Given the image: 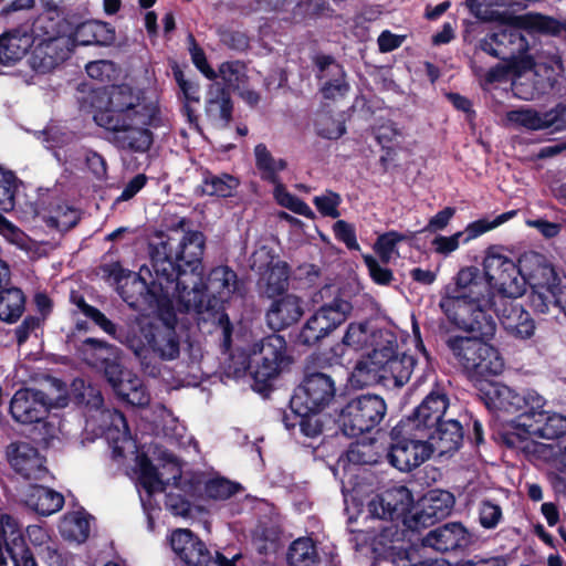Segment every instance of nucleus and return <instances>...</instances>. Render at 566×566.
Masks as SVG:
<instances>
[{
    "label": "nucleus",
    "instance_id": "nucleus-53",
    "mask_svg": "<svg viewBox=\"0 0 566 566\" xmlns=\"http://www.w3.org/2000/svg\"><path fill=\"white\" fill-rule=\"evenodd\" d=\"M373 339V332L369 331V324L365 322H352L348 324L346 332L343 336V345L360 350L367 346L368 342Z\"/></svg>",
    "mask_w": 566,
    "mask_h": 566
},
{
    "label": "nucleus",
    "instance_id": "nucleus-18",
    "mask_svg": "<svg viewBox=\"0 0 566 566\" xmlns=\"http://www.w3.org/2000/svg\"><path fill=\"white\" fill-rule=\"evenodd\" d=\"M449 407V397L444 389L437 385L415 408L413 412L402 418L395 426V433H400L401 430L410 431L416 430L420 434L428 432L431 427L440 422Z\"/></svg>",
    "mask_w": 566,
    "mask_h": 566
},
{
    "label": "nucleus",
    "instance_id": "nucleus-52",
    "mask_svg": "<svg viewBox=\"0 0 566 566\" xmlns=\"http://www.w3.org/2000/svg\"><path fill=\"white\" fill-rule=\"evenodd\" d=\"M139 483L148 495H153L156 491H164L165 483L159 476L158 470L147 455L140 457L138 461Z\"/></svg>",
    "mask_w": 566,
    "mask_h": 566
},
{
    "label": "nucleus",
    "instance_id": "nucleus-9",
    "mask_svg": "<svg viewBox=\"0 0 566 566\" xmlns=\"http://www.w3.org/2000/svg\"><path fill=\"white\" fill-rule=\"evenodd\" d=\"M245 360L252 389L268 396L273 390V380L290 366L292 357L284 336L273 333L254 343Z\"/></svg>",
    "mask_w": 566,
    "mask_h": 566
},
{
    "label": "nucleus",
    "instance_id": "nucleus-45",
    "mask_svg": "<svg viewBox=\"0 0 566 566\" xmlns=\"http://www.w3.org/2000/svg\"><path fill=\"white\" fill-rule=\"evenodd\" d=\"M60 532L67 539L84 543L90 536V522L81 513L66 514L60 524Z\"/></svg>",
    "mask_w": 566,
    "mask_h": 566
},
{
    "label": "nucleus",
    "instance_id": "nucleus-21",
    "mask_svg": "<svg viewBox=\"0 0 566 566\" xmlns=\"http://www.w3.org/2000/svg\"><path fill=\"white\" fill-rule=\"evenodd\" d=\"M517 298H502L492 302L493 312L507 336L526 340L535 334V322L532 315L520 304Z\"/></svg>",
    "mask_w": 566,
    "mask_h": 566
},
{
    "label": "nucleus",
    "instance_id": "nucleus-17",
    "mask_svg": "<svg viewBox=\"0 0 566 566\" xmlns=\"http://www.w3.org/2000/svg\"><path fill=\"white\" fill-rule=\"evenodd\" d=\"M367 506L371 517L391 522L401 521L407 528L413 530L411 526L413 495L407 486L387 489L370 500Z\"/></svg>",
    "mask_w": 566,
    "mask_h": 566
},
{
    "label": "nucleus",
    "instance_id": "nucleus-33",
    "mask_svg": "<svg viewBox=\"0 0 566 566\" xmlns=\"http://www.w3.org/2000/svg\"><path fill=\"white\" fill-rule=\"evenodd\" d=\"M71 39L85 46H107L115 42L116 32L111 23L103 21H86L76 25L73 24Z\"/></svg>",
    "mask_w": 566,
    "mask_h": 566
},
{
    "label": "nucleus",
    "instance_id": "nucleus-26",
    "mask_svg": "<svg viewBox=\"0 0 566 566\" xmlns=\"http://www.w3.org/2000/svg\"><path fill=\"white\" fill-rule=\"evenodd\" d=\"M314 64L317 67L316 77L328 80L322 85L321 93L325 99H334L337 96H344L349 91V84L346 82V72L339 63L336 62L334 56L319 54L314 59Z\"/></svg>",
    "mask_w": 566,
    "mask_h": 566
},
{
    "label": "nucleus",
    "instance_id": "nucleus-47",
    "mask_svg": "<svg viewBox=\"0 0 566 566\" xmlns=\"http://www.w3.org/2000/svg\"><path fill=\"white\" fill-rule=\"evenodd\" d=\"M8 558L0 553V566H39L34 553L30 549L27 542H13L11 546L4 548Z\"/></svg>",
    "mask_w": 566,
    "mask_h": 566
},
{
    "label": "nucleus",
    "instance_id": "nucleus-56",
    "mask_svg": "<svg viewBox=\"0 0 566 566\" xmlns=\"http://www.w3.org/2000/svg\"><path fill=\"white\" fill-rule=\"evenodd\" d=\"M538 258L541 261L531 272V279L534 281L532 285L554 290L560 283V277L555 268L551 263H547L544 256L538 255Z\"/></svg>",
    "mask_w": 566,
    "mask_h": 566
},
{
    "label": "nucleus",
    "instance_id": "nucleus-2",
    "mask_svg": "<svg viewBox=\"0 0 566 566\" xmlns=\"http://www.w3.org/2000/svg\"><path fill=\"white\" fill-rule=\"evenodd\" d=\"M439 307L455 329L494 337L496 323L491 314L492 297L478 268H463L457 273L453 283L444 286Z\"/></svg>",
    "mask_w": 566,
    "mask_h": 566
},
{
    "label": "nucleus",
    "instance_id": "nucleus-54",
    "mask_svg": "<svg viewBox=\"0 0 566 566\" xmlns=\"http://www.w3.org/2000/svg\"><path fill=\"white\" fill-rule=\"evenodd\" d=\"M470 13L480 21H494L500 17L495 7H509L507 0H465Z\"/></svg>",
    "mask_w": 566,
    "mask_h": 566
},
{
    "label": "nucleus",
    "instance_id": "nucleus-40",
    "mask_svg": "<svg viewBox=\"0 0 566 566\" xmlns=\"http://www.w3.org/2000/svg\"><path fill=\"white\" fill-rule=\"evenodd\" d=\"M506 120L515 128H524L526 130H542L552 127V122L545 113L531 107H520L506 112Z\"/></svg>",
    "mask_w": 566,
    "mask_h": 566
},
{
    "label": "nucleus",
    "instance_id": "nucleus-1",
    "mask_svg": "<svg viewBox=\"0 0 566 566\" xmlns=\"http://www.w3.org/2000/svg\"><path fill=\"white\" fill-rule=\"evenodd\" d=\"M93 120L107 134V140L119 151L146 154L154 143L153 129L163 126L158 103L147 101L142 92H135L127 84L115 86L106 96L105 92L92 91Z\"/></svg>",
    "mask_w": 566,
    "mask_h": 566
},
{
    "label": "nucleus",
    "instance_id": "nucleus-24",
    "mask_svg": "<svg viewBox=\"0 0 566 566\" xmlns=\"http://www.w3.org/2000/svg\"><path fill=\"white\" fill-rule=\"evenodd\" d=\"M70 40L71 38L57 36V39L51 38L50 40L34 42L30 57L31 67L42 74L57 67L70 55Z\"/></svg>",
    "mask_w": 566,
    "mask_h": 566
},
{
    "label": "nucleus",
    "instance_id": "nucleus-19",
    "mask_svg": "<svg viewBox=\"0 0 566 566\" xmlns=\"http://www.w3.org/2000/svg\"><path fill=\"white\" fill-rule=\"evenodd\" d=\"M536 412L541 413V416L534 415L527 422H521L524 436L515 432L503 433L502 438L506 447L518 448L526 437L531 436L547 440H558V442L562 441V438L566 436V417L555 412L549 413L544 410V407L539 408Z\"/></svg>",
    "mask_w": 566,
    "mask_h": 566
},
{
    "label": "nucleus",
    "instance_id": "nucleus-43",
    "mask_svg": "<svg viewBox=\"0 0 566 566\" xmlns=\"http://www.w3.org/2000/svg\"><path fill=\"white\" fill-rule=\"evenodd\" d=\"M417 364L412 355L398 353L384 366V380H392L394 385L401 387L410 380Z\"/></svg>",
    "mask_w": 566,
    "mask_h": 566
},
{
    "label": "nucleus",
    "instance_id": "nucleus-23",
    "mask_svg": "<svg viewBox=\"0 0 566 566\" xmlns=\"http://www.w3.org/2000/svg\"><path fill=\"white\" fill-rule=\"evenodd\" d=\"M454 495L444 490H430L424 494L411 516L412 531L429 527L446 518L453 510Z\"/></svg>",
    "mask_w": 566,
    "mask_h": 566
},
{
    "label": "nucleus",
    "instance_id": "nucleus-15",
    "mask_svg": "<svg viewBox=\"0 0 566 566\" xmlns=\"http://www.w3.org/2000/svg\"><path fill=\"white\" fill-rule=\"evenodd\" d=\"M353 311L349 301L336 296L332 302L319 306L304 323L297 343L315 346L340 326Z\"/></svg>",
    "mask_w": 566,
    "mask_h": 566
},
{
    "label": "nucleus",
    "instance_id": "nucleus-6",
    "mask_svg": "<svg viewBox=\"0 0 566 566\" xmlns=\"http://www.w3.org/2000/svg\"><path fill=\"white\" fill-rule=\"evenodd\" d=\"M83 361L102 374L115 396L133 406L146 407L150 401L143 379L122 363V350L103 339L87 337L77 348Z\"/></svg>",
    "mask_w": 566,
    "mask_h": 566
},
{
    "label": "nucleus",
    "instance_id": "nucleus-46",
    "mask_svg": "<svg viewBox=\"0 0 566 566\" xmlns=\"http://www.w3.org/2000/svg\"><path fill=\"white\" fill-rule=\"evenodd\" d=\"M253 545L260 555L276 554L282 547V534L273 526H261L253 535Z\"/></svg>",
    "mask_w": 566,
    "mask_h": 566
},
{
    "label": "nucleus",
    "instance_id": "nucleus-29",
    "mask_svg": "<svg viewBox=\"0 0 566 566\" xmlns=\"http://www.w3.org/2000/svg\"><path fill=\"white\" fill-rule=\"evenodd\" d=\"M303 313L302 300L294 294H285L272 298L265 319L273 332H280L297 323Z\"/></svg>",
    "mask_w": 566,
    "mask_h": 566
},
{
    "label": "nucleus",
    "instance_id": "nucleus-61",
    "mask_svg": "<svg viewBox=\"0 0 566 566\" xmlns=\"http://www.w3.org/2000/svg\"><path fill=\"white\" fill-rule=\"evenodd\" d=\"M554 290L546 287H537L532 285V291L528 295L531 307L539 314H546L549 312L551 306L554 302Z\"/></svg>",
    "mask_w": 566,
    "mask_h": 566
},
{
    "label": "nucleus",
    "instance_id": "nucleus-5",
    "mask_svg": "<svg viewBox=\"0 0 566 566\" xmlns=\"http://www.w3.org/2000/svg\"><path fill=\"white\" fill-rule=\"evenodd\" d=\"M340 396L331 375L307 369L290 399V411L283 413L285 428L293 430L298 427L301 434L306 438L319 437L325 429L326 416L323 411L334 407Z\"/></svg>",
    "mask_w": 566,
    "mask_h": 566
},
{
    "label": "nucleus",
    "instance_id": "nucleus-58",
    "mask_svg": "<svg viewBox=\"0 0 566 566\" xmlns=\"http://www.w3.org/2000/svg\"><path fill=\"white\" fill-rule=\"evenodd\" d=\"M15 176L0 168V210L10 211L14 207Z\"/></svg>",
    "mask_w": 566,
    "mask_h": 566
},
{
    "label": "nucleus",
    "instance_id": "nucleus-13",
    "mask_svg": "<svg viewBox=\"0 0 566 566\" xmlns=\"http://www.w3.org/2000/svg\"><path fill=\"white\" fill-rule=\"evenodd\" d=\"M169 544L184 566H237L241 558V554L227 557L220 551L211 549L189 528L175 530Z\"/></svg>",
    "mask_w": 566,
    "mask_h": 566
},
{
    "label": "nucleus",
    "instance_id": "nucleus-32",
    "mask_svg": "<svg viewBox=\"0 0 566 566\" xmlns=\"http://www.w3.org/2000/svg\"><path fill=\"white\" fill-rule=\"evenodd\" d=\"M206 115L222 128L233 119V102L229 90L220 83L210 85L206 101Z\"/></svg>",
    "mask_w": 566,
    "mask_h": 566
},
{
    "label": "nucleus",
    "instance_id": "nucleus-10",
    "mask_svg": "<svg viewBox=\"0 0 566 566\" xmlns=\"http://www.w3.org/2000/svg\"><path fill=\"white\" fill-rule=\"evenodd\" d=\"M478 390V396L488 410L514 416V428L521 431V422H527L534 415H539L534 411L546 405L544 397L530 388L516 389L502 382L485 381Z\"/></svg>",
    "mask_w": 566,
    "mask_h": 566
},
{
    "label": "nucleus",
    "instance_id": "nucleus-62",
    "mask_svg": "<svg viewBox=\"0 0 566 566\" xmlns=\"http://www.w3.org/2000/svg\"><path fill=\"white\" fill-rule=\"evenodd\" d=\"M36 555L49 566H66L69 563L67 553L53 541L38 548Z\"/></svg>",
    "mask_w": 566,
    "mask_h": 566
},
{
    "label": "nucleus",
    "instance_id": "nucleus-49",
    "mask_svg": "<svg viewBox=\"0 0 566 566\" xmlns=\"http://www.w3.org/2000/svg\"><path fill=\"white\" fill-rule=\"evenodd\" d=\"M78 312L83 314L87 319L92 321L107 335L120 342L126 328L123 326H118L113 321L107 318L106 315L103 312H101L97 307L86 303L82 308L78 310Z\"/></svg>",
    "mask_w": 566,
    "mask_h": 566
},
{
    "label": "nucleus",
    "instance_id": "nucleus-39",
    "mask_svg": "<svg viewBox=\"0 0 566 566\" xmlns=\"http://www.w3.org/2000/svg\"><path fill=\"white\" fill-rule=\"evenodd\" d=\"M370 345L373 348L368 354L371 358L379 361L382 368L394 356L400 353L398 337L389 329H377L373 332Z\"/></svg>",
    "mask_w": 566,
    "mask_h": 566
},
{
    "label": "nucleus",
    "instance_id": "nucleus-59",
    "mask_svg": "<svg viewBox=\"0 0 566 566\" xmlns=\"http://www.w3.org/2000/svg\"><path fill=\"white\" fill-rule=\"evenodd\" d=\"M503 518L502 507L491 500H483L479 505V523L485 530L495 528Z\"/></svg>",
    "mask_w": 566,
    "mask_h": 566
},
{
    "label": "nucleus",
    "instance_id": "nucleus-4",
    "mask_svg": "<svg viewBox=\"0 0 566 566\" xmlns=\"http://www.w3.org/2000/svg\"><path fill=\"white\" fill-rule=\"evenodd\" d=\"M177 322L174 305H166L156 313L153 321H137L125 329L120 343L134 353L145 375L158 378L163 373V361L179 358L180 336L176 331Z\"/></svg>",
    "mask_w": 566,
    "mask_h": 566
},
{
    "label": "nucleus",
    "instance_id": "nucleus-37",
    "mask_svg": "<svg viewBox=\"0 0 566 566\" xmlns=\"http://www.w3.org/2000/svg\"><path fill=\"white\" fill-rule=\"evenodd\" d=\"M255 167L260 174V178L275 187L283 184L280 171L287 168V161L283 158L275 159L266 145L263 143L254 147Z\"/></svg>",
    "mask_w": 566,
    "mask_h": 566
},
{
    "label": "nucleus",
    "instance_id": "nucleus-36",
    "mask_svg": "<svg viewBox=\"0 0 566 566\" xmlns=\"http://www.w3.org/2000/svg\"><path fill=\"white\" fill-rule=\"evenodd\" d=\"M240 186V180L230 175L221 174L214 175L206 169L202 172V184L197 188L196 192L201 196L230 198L237 192Z\"/></svg>",
    "mask_w": 566,
    "mask_h": 566
},
{
    "label": "nucleus",
    "instance_id": "nucleus-31",
    "mask_svg": "<svg viewBox=\"0 0 566 566\" xmlns=\"http://www.w3.org/2000/svg\"><path fill=\"white\" fill-rule=\"evenodd\" d=\"M73 32V23L61 14V11L55 10L51 12L45 10L40 14L31 28L32 41L39 42L42 40H50L51 38L65 36L71 38Z\"/></svg>",
    "mask_w": 566,
    "mask_h": 566
},
{
    "label": "nucleus",
    "instance_id": "nucleus-50",
    "mask_svg": "<svg viewBox=\"0 0 566 566\" xmlns=\"http://www.w3.org/2000/svg\"><path fill=\"white\" fill-rule=\"evenodd\" d=\"M78 312L83 314L87 319L92 321L107 335L120 342L126 328L123 326H118L113 321L107 318L106 315L103 312H101L97 307L86 303L82 308L78 310Z\"/></svg>",
    "mask_w": 566,
    "mask_h": 566
},
{
    "label": "nucleus",
    "instance_id": "nucleus-11",
    "mask_svg": "<svg viewBox=\"0 0 566 566\" xmlns=\"http://www.w3.org/2000/svg\"><path fill=\"white\" fill-rule=\"evenodd\" d=\"M387 405L382 397L373 394L350 399L337 418L338 429L348 438L370 432L385 418Z\"/></svg>",
    "mask_w": 566,
    "mask_h": 566
},
{
    "label": "nucleus",
    "instance_id": "nucleus-3",
    "mask_svg": "<svg viewBox=\"0 0 566 566\" xmlns=\"http://www.w3.org/2000/svg\"><path fill=\"white\" fill-rule=\"evenodd\" d=\"M205 248L206 237L198 230L186 231L179 240L168 237L149 247L150 263L157 277L174 284L175 296L188 304L191 295V305L195 307L199 304H196L195 297L200 292L195 286L200 283V273L203 271Z\"/></svg>",
    "mask_w": 566,
    "mask_h": 566
},
{
    "label": "nucleus",
    "instance_id": "nucleus-7",
    "mask_svg": "<svg viewBox=\"0 0 566 566\" xmlns=\"http://www.w3.org/2000/svg\"><path fill=\"white\" fill-rule=\"evenodd\" d=\"M243 283L238 280L237 273L228 265H219L209 272L207 280H203V271L200 273V283L196 284V290L200 295L195 297L198 306H192L191 301L188 304L181 297H176L179 310L185 313H196L203 315L205 319H211L221 327L223 342L226 346H230L233 326L224 303L230 300L233 294L243 295ZM191 300V295H189Z\"/></svg>",
    "mask_w": 566,
    "mask_h": 566
},
{
    "label": "nucleus",
    "instance_id": "nucleus-30",
    "mask_svg": "<svg viewBox=\"0 0 566 566\" xmlns=\"http://www.w3.org/2000/svg\"><path fill=\"white\" fill-rule=\"evenodd\" d=\"M32 45V35L27 29L15 28L3 32L0 35V65H14Z\"/></svg>",
    "mask_w": 566,
    "mask_h": 566
},
{
    "label": "nucleus",
    "instance_id": "nucleus-41",
    "mask_svg": "<svg viewBox=\"0 0 566 566\" xmlns=\"http://www.w3.org/2000/svg\"><path fill=\"white\" fill-rule=\"evenodd\" d=\"M25 295L19 287L0 290V319L8 324L18 322L25 311Z\"/></svg>",
    "mask_w": 566,
    "mask_h": 566
},
{
    "label": "nucleus",
    "instance_id": "nucleus-8",
    "mask_svg": "<svg viewBox=\"0 0 566 566\" xmlns=\"http://www.w3.org/2000/svg\"><path fill=\"white\" fill-rule=\"evenodd\" d=\"M478 336H450L446 345L463 374L471 380L480 381L500 375L504 369V359L499 349Z\"/></svg>",
    "mask_w": 566,
    "mask_h": 566
},
{
    "label": "nucleus",
    "instance_id": "nucleus-27",
    "mask_svg": "<svg viewBox=\"0 0 566 566\" xmlns=\"http://www.w3.org/2000/svg\"><path fill=\"white\" fill-rule=\"evenodd\" d=\"M184 490L198 500H228L238 492L239 484L221 476L206 479L198 473L185 482Z\"/></svg>",
    "mask_w": 566,
    "mask_h": 566
},
{
    "label": "nucleus",
    "instance_id": "nucleus-14",
    "mask_svg": "<svg viewBox=\"0 0 566 566\" xmlns=\"http://www.w3.org/2000/svg\"><path fill=\"white\" fill-rule=\"evenodd\" d=\"M170 290L174 284H168L165 279L146 281L140 274H130L126 282L119 286V295L123 301L135 311H153L157 313L167 306H171Z\"/></svg>",
    "mask_w": 566,
    "mask_h": 566
},
{
    "label": "nucleus",
    "instance_id": "nucleus-42",
    "mask_svg": "<svg viewBox=\"0 0 566 566\" xmlns=\"http://www.w3.org/2000/svg\"><path fill=\"white\" fill-rule=\"evenodd\" d=\"M384 368L380 366V363L371 358L367 353L356 361L349 380L354 386L364 388L375 381L384 380Z\"/></svg>",
    "mask_w": 566,
    "mask_h": 566
},
{
    "label": "nucleus",
    "instance_id": "nucleus-35",
    "mask_svg": "<svg viewBox=\"0 0 566 566\" xmlns=\"http://www.w3.org/2000/svg\"><path fill=\"white\" fill-rule=\"evenodd\" d=\"M25 504L42 516L59 512L64 505L62 493L43 485H32L27 494Z\"/></svg>",
    "mask_w": 566,
    "mask_h": 566
},
{
    "label": "nucleus",
    "instance_id": "nucleus-44",
    "mask_svg": "<svg viewBox=\"0 0 566 566\" xmlns=\"http://www.w3.org/2000/svg\"><path fill=\"white\" fill-rule=\"evenodd\" d=\"M494 41L499 44V49L505 53L502 61L515 59L516 54L526 46V41L520 30L510 27H501L495 30Z\"/></svg>",
    "mask_w": 566,
    "mask_h": 566
},
{
    "label": "nucleus",
    "instance_id": "nucleus-55",
    "mask_svg": "<svg viewBox=\"0 0 566 566\" xmlns=\"http://www.w3.org/2000/svg\"><path fill=\"white\" fill-rule=\"evenodd\" d=\"M13 542H24L22 526L18 520L9 514H0V553L11 546Z\"/></svg>",
    "mask_w": 566,
    "mask_h": 566
},
{
    "label": "nucleus",
    "instance_id": "nucleus-48",
    "mask_svg": "<svg viewBox=\"0 0 566 566\" xmlns=\"http://www.w3.org/2000/svg\"><path fill=\"white\" fill-rule=\"evenodd\" d=\"M274 198L276 202L283 207L289 209L290 211L303 216L307 219H314L315 213L311 209V207L296 195L291 193L284 184H279L277 187L273 190Z\"/></svg>",
    "mask_w": 566,
    "mask_h": 566
},
{
    "label": "nucleus",
    "instance_id": "nucleus-34",
    "mask_svg": "<svg viewBox=\"0 0 566 566\" xmlns=\"http://www.w3.org/2000/svg\"><path fill=\"white\" fill-rule=\"evenodd\" d=\"M290 275L291 270L286 262L271 263L259 279L260 294L271 300L289 294Z\"/></svg>",
    "mask_w": 566,
    "mask_h": 566
},
{
    "label": "nucleus",
    "instance_id": "nucleus-51",
    "mask_svg": "<svg viewBox=\"0 0 566 566\" xmlns=\"http://www.w3.org/2000/svg\"><path fill=\"white\" fill-rule=\"evenodd\" d=\"M78 312L83 314L87 319L92 321L107 335L120 342L126 328L123 326H118L113 321L107 318L106 315L103 312H101L97 307L86 303L82 308L78 310Z\"/></svg>",
    "mask_w": 566,
    "mask_h": 566
},
{
    "label": "nucleus",
    "instance_id": "nucleus-60",
    "mask_svg": "<svg viewBox=\"0 0 566 566\" xmlns=\"http://www.w3.org/2000/svg\"><path fill=\"white\" fill-rule=\"evenodd\" d=\"M313 203L323 217L335 219L340 216L338 207L342 203V197L333 190H326L324 195L314 197Z\"/></svg>",
    "mask_w": 566,
    "mask_h": 566
},
{
    "label": "nucleus",
    "instance_id": "nucleus-64",
    "mask_svg": "<svg viewBox=\"0 0 566 566\" xmlns=\"http://www.w3.org/2000/svg\"><path fill=\"white\" fill-rule=\"evenodd\" d=\"M530 25L538 32L552 35H558L562 30H566V22L539 13L531 17Z\"/></svg>",
    "mask_w": 566,
    "mask_h": 566
},
{
    "label": "nucleus",
    "instance_id": "nucleus-28",
    "mask_svg": "<svg viewBox=\"0 0 566 566\" xmlns=\"http://www.w3.org/2000/svg\"><path fill=\"white\" fill-rule=\"evenodd\" d=\"M470 544V533L460 522H449L428 532L422 538L424 547L446 553L464 548Z\"/></svg>",
    "mask_w": 566,
    "mask_h": 566
},
{
    "label": "nucleus",
    "instance_id": "nucleus-22",
    "mask_svg": "<svg viewBox=\"0 0 566 566\" xmlns=\"http://www.w3.org/2000/svg\"><path fill=\"white\" fill-rule=\"evenodd\" d=\"M10 468L24 480H44L49 474L46 459L29 442L12 441L6 448Z\"/></svg>",
    "mask_w": 566,
    "mask_h": 566
},
{
    "label": "nucleus",
    "instance_id": "nucleus-63",
    "mask_svg": "<svg viewBox=\"0 0 566 566\" xmlns=\"http://www.w3.org/2000/svg\"><path fill=\"white\" fill-rule=\"evenodd\" d=\"M364 263L368 269L369 276L378 285H390L395 280L394 273L389 268L381 266L373 255H365Z\"/></svg>",
    "mask_w": 566,
    "mask_h": 566
},
{
    "label": "nucleus",
    "instance_id": "nucleus-25",
    "mask_svg": "<svg viewBox=\"0 0 566 566\" xmlns=\"http://www.w3.org/2000/svg\"><path fill=\"white\" fill-rule=\"evenodd\" d=\"M420 437L428 441L432 452L453 453L461 448L464 441L463 424L457 419H442Z\"/></svg>",
    "mask_w": 566,
    "mask_h": 566
},
{
    "label": "nucleus",
    "instance_id": "nucleus-12",
    "mask_svg": "<svg viewBox=\"0 0 566 566\" xmlns=\"http://www.w3.org/2000/svg\"><path fill=\"white\" fill-rule=\"evenodd\" d=\"M483 272L492 302L518 298L526 291V279L520 266L505 255L488 254L483 261Z\"/></svg>",
    "mask_w": 566,
    "mask_h": 566
},
{
    "label": "nucleus",
    "instance_id": "nucleus-38",
    "mask_svg": "<svg viewBox=\"0 0 566 566\" xmlns=\"http://www.w3.org/2000/svg\"><path fill=\"white\" fill-rule=\"evenodd\" d=\"M317 542L310 536L294 539L286 552L287 566H319Z\"/></svg>",
    "mask_w": 566,
    "mask_h": 566
},
{
    "label": "nucleus",
    "instance_id": "nucleus-20",
    "mask_svg": "<svg viewBox=\"0 0 566 566\" xmlns=\"http://www.w3.org/2000/svg\"><path fill=\"white\" fill-rule=\"evenodd\" d=\"M51 406V400L44 391L21 388L13 395L9 410L12 418L19 423H41L43 428H46L49 423L44 420Z\"/></svg>",
    "mask_w": 566,
    "mask_h": 566
},
{
    "label": "nucleus",
    "instance_id": "nucleus-57",
    "mask_svg": "<svg viewBox=\"0 0 566 566\" xmlns=\"http://www.w3.org/2000/svg\"><path fill=\"white\" fill-rule=\"evenodd\" d=\"M172 75L179 87V98L182 102H200V86L199 83L189 78H186L184 71L175 64L172 66Z\"/></svg>",
    "mask_w": 566,
    "mask_h": 566
},
{
    "label": "nucleus",
    "instance_id": "nucleus-16",
    "mask_svg": "<svg viewBox=\"0 0 566 566\" xmlns=\"http://www.w3.org/2000/svg\"><path fill=\"white\" fill-rule=\"evenodd\" d=\"M391 444L387 453L388 462L401 472H409L428 460L432 450L420 432L416 430L395 433L390 431Z\"/></svg>",
    "mask_w": 566,
    "mask_h": 566
}]
</instances>
